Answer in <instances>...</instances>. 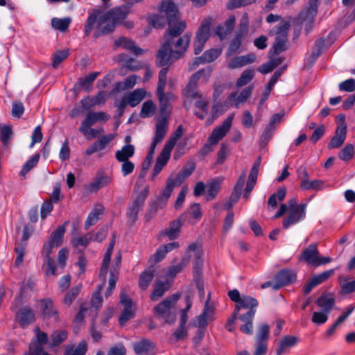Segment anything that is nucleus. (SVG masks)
<instances>
[{
  "instance_id": "nucleus-1",
  "label": "nucleus",
  "mask_w": 355,
  "mask_h": 355,
  "mask_svg": "<svg viewBox=\"0 0 355 355\" xmlns=\"http://www.w3.org/2000/svg\"><path fill=\"white\" fill-rule=\"evenodd\" d=\"M159 11L166 15L169 26L166 35V42L157 55V64L164 67L171 64L174 60L182 56L189 45L190 35L186 33L175 41V38L183 33L187 24L184 21H177L178 8L171 0L164 1Z\"/></svg>"
},
{
  "instance_id": "nucleus-2",
  "label": "nucleus",
  "mask_w": 355,
  "mask_h": 355,
  "mask_svg": "<svg viewBox=\"0 0 355 355\" xmlns=\"http://www.w3.org/2000/svg\"><path fill=\"white\" fill-rule=\"evenodd\" d=\"M129 12L130 9L126 5L118 6L107 11L98 18L94 37L98 38L102 35L113 31L115 26L121 24Z\"/></svg>"
},
{
  "instance_id": "nucleus-3",
  "label": "nucleus",
  "mask_w": 355,
  "mask_h": 355,
  "mask_svg": "<svg viewBox=\"0 0 355 355\" xmlns=\"http://www.w3.org/2000/svg\"><path fill=\"white\" fill-rule=\"evenodd\" d=\"M234 117V114H230L221 125L215 128L212 130L208 137L207 143L199 151V154L202 157H205L211 153L213 150L212 146L216 145L227 135L231 128Z\"/></svg>"
},
{
  "instance_id": "nucleus-4",
  "label": "nucleus",
  "mask_w": 355,
  "mask_h": 355,
  "mask_svg": "<svg viewBox=\"0 0 355 355\" xmlns=\"http://www.w3.org/2000/svg\"><path fill=\"white\" fill-rule=\"evenodd\" d=\"M168 73V68H162L159 73V81L157 88V92L159 103L160 117L166 116V119L171 113V107L169 101L174 98L171 92L165 93V84L166 80V73Z\"/></svg>"
},
{
  "instance_id": "nucleus-5",
  "label": "nucleus",
  "mask_w": 355,
  "mask_h": 355,
  "mask_svg": "<svg viewBox=\"0 0 355 355\" xmlns=\"http://www.w3.org/2000/svg\"><path fill=\"white\" fill-rule=\"evenodd\" d=\"M180 295L175 293L166 297L154 307L155 314L164 320L166 323L172 324L175 321V314L171 311L172 307L178 302Z\"/></svg>"
},
{
  "instance_id": "nucleus-6",
  "label": "nucleus",
  "mask_w": 355,
  "mask_h": 355,
  "mask_svg": "<svg viewBox=\"0 0 355 355\" xmlns=\"http://www.w3.org/2000/svg\"><path fill=\"white\" fill-rule=\"evenodd\" d=\"M300 259L313 266L325 265L331 261L329 257H321L317 244H310L301 254Z\"/></svg>"
},
{
  "instance_id": "nucleus-7",
  "label": "nucleus",
  "mask_w": 355,
  "mask_h": 355,
  "mask_svg": "<svg viewBox=\"0 0 355 355\" xmlns=\"http://www.w3.org/2000/svg\"><path fill=\"white\" fill-rule=\"evenodd\" d=\"M149 194V188L146 187L133 200L128 207L127 216L131 223H135L137 218L138 213L142 209L146 199Z\"/></svg>"
},
{
  "instance_id": "nucleus-8",
  "label": "nucleus",
  "mask_w": 355,
  "mask_h": 355,
  "mask_svg": "<svg viewBox=\"0 0 355 355\" xmlns=\"http://www.w3.org/2000/svg\"><path fill=\"white\" fill-rule=\"evenodd\" d=\"M298 176L300 179V188L303 190H316L323 189L324 182L321 180H309V175L305 168H300L298 171Z\"/></svg>"
},
{
  "instance_id": "nucleus-9",
  "label": "nucleus",
  "mask_w": 355,
  "mask_h": 355,
  "mask_svg": "<svg viewBox=\"0 0 355 355\" xmlns=\"http://www.w3.org/2000/svg\"><path fill=\"white\" fill-rule=\"evenodd\" d=\"M289 28L290 24L288 22H284L278 27L277 36L273 44V48L276 53H280L286 49Z\"/></svg>"
},
{
  "instance_id": "nucleus-10",
  "label": "nucleus",
  "mask_w": 355,
  "mask_h": 355,
  "mask_svg": "<svg viewBox=\"0 0 355 355\" xmlns=\"http://www.w3.org/2000/svg\"><path fill=\"white\" fill-rule=\"evenodd\" d=\"M133 349L137 355H155L156 345L150 340L142 338L133 344Z\"/></svg>"
},
{
  "instance_id": "nucleus-11",
  "label": "nucleus",
  "mask_w": 355,
  "mask_h": 355,
  "mask_svg": "<svg viewBox=\"0 0 355 355\" xmlns=\"http://www.w3.org/2000/svg\"><path fill=\"white\" fill-rule=\"evenodd\" d=\"M222 53L220 49H211L206 51L202 56L196 58L190 65V69H195L200 64L211 62L218 58Z\"/></svg>"
},
{
  "instance_id": "nucleus-12",
  "label": "nucleus",
  "mask_w": 355,
  "mask_h": 355,
  "mask_svg": "<svg viewBox=\"0 0 355 355\" xmlns=\"http://www.w3.org/2000/svg\"><path fill=\"white\" fill-rule=\"evenodd\" d=\"M168 129V122L166 116L159 117L156 123L155 135L153 138L152 143L157 146L164 139Z\"/></svg>"
},
{
  "instance_id": "nucleus-13",
  "label": "nucleus",
  "mask_w": 355,
  "mask_h": 355,
  "mask_svg": "<svg viewBox=\"0 0 355 355\" xmlns=\"http://www.w3.org/2000/svg\"><path fill=\"white\" fill-rule=\"evenodd\" d=\"M121 303L124 305L125 308L120 316L119 321L121 326H123L127 321L135 316L134 310L132 309V300L122 293H121Z\"/></svg>"
},
{
  "instance_id": "nucleus-14",
  "label": "nucleus",
  "mask_w": 355,
  "mask_h": 355,
  "mask_svg": "<svg viewBox=\"0 0 355 355\" xmlns=\"http://www.w3.org/2000/svg\"><path fill=\"white\" fill-rule=\"evenodd\" d=\"M317 12V6L309 5L307 8L302 10L299 14L298 19L302 24H304L308 32L311 29V25L314 22Z\"/></svg>"
},
{
  "instance_id": "nucleus-15",
  "label": "nucleus",
  "mask_w": 355,
  "mask_h": 355,
  "mask_svg": "<svg viewBox=\"0 0 355 355\" xmlns=\"http://www.w3.org/2000/svg\"><path fill=\"white\" fill-rule=\"evenodd\" d=\"M114 139V135L113 134H108L102 136L86 149L85 154L86 155H91L95 153L103 150Z\"/></svg>"
},
{
  "instance_id": "nucleus-16",
  "label": "nucleus",
  "mask_w": 355,
  "mask_h": 355,
  "mask_svg": "<svg viewBox=\"0 0 355 355\" xmlns=\"http://www.w3.org/2000/svg\"><path fill=\"white\" fill-rule=\"evenodd\" d=\"M306 208L297 209H289L288 215L283 220V227L288 229L290 226L293 225L304 219L306 216Z\"/></svg>"
},
{
  "instance_id": "nucleus-17",
  "label": "nucleus",
  "mask_w": 355,
  "mask_h": 355,
  "mask_svg": "<svg viewBox=\"0 0 355 355\" xmlns=\"http://www.w3.org/2000/svg\"><path fill=\"white\" fill-rule=\"evenodd\" d=\"M296 279V275L291 270H283L275 276L276 282L273 285L274 290H278L283 286L293 283Z\"/></svg>"
},
{
  "instance_id": "nucleus-18",
  "label": "nucleus",
  "mask_w": 355,
  "mask_h": 355,
  "mask_svg": "<svg viewBox=\"0 0 355 355\" xmlns=\"http://www.w3.org/2000/svg\"><path fill=\"white\" fill-rule=\"evenodd\" d=\"M258 301L253 297L249 295H242V299L239 304H236L234 312V318H236L239 311L241 309H248V311H253L254 315L256 313V308L258 306Z\"/></svg>"
},
{
  "instance_id": "nucleus-19",
  "label": "nucleus",
  "mask_w": 355,
  "mask_h": 355,
  "mask_svg": "<svg viewBox=\"0 0 355 355\" xmlns=\"http://www.w3.org/2000/svg\"><path fill=\"white\" fill-rule=\"evenodd\" d=\"M147 92L143 88H139L124 94L126 103L132 107L138 105L146 96Z\"/></svg>"
},
{
  "instance_id": "nucleus-20",
  "label": "nucleus",
  "mask_w": 355,
  "mask_h": 355,
  "mask_svg": "<svg viewBox=\"0 0 355 355\" xmlns=\"http://www.w3.org/2000/svg\"><path fill=\"white\" fill-rule=\"evenodd\" d=\"M236 24V17L231 15L224 21L223 24L218 25L216 28V34L220 38L223 39L230 35L233 31Z\"/></svg>"
},
{
  "instance_id": "nucleus-21",
  "label": "nucleus",
  "mask_w": 355,
  "mask_h": 355,
  "mask_svg": "<svg viewBox=\"0 0 355 355\" xmlns=\"http://www.w3.org/2000/svg\"><path fill=\"white\" fill-rule=\"evenodd\" d=\"M347 134V126L345 123L338 125L336 130L334 137L331 139L328 144L329 148H338L340 147L345 139Z\"/></svg>"
},
{
  "instance_id": "nucleus-22",
  "label": "nucleus",
  "mask_w": 355,
  "mask_h": 355,
  "mask_svg": "<svg viewBox=\"0 0 355 355\" xmlns=\"http://www.w3.org/2000/svg\"><path fill=\"white\" fill-rule=\"evenodd\" d=\"M184 218V216L182 215L178 218L173 220L170 223L169 227L162 232V234L168 236L171 240L178 238L180 232Z\"/></svg>"
},
{
  "instance_id": "nucleus-23",
  "label": "nucleus",
  "mask_w": 355,
  "mask_h": 355,
  "mask_svg": "<svg viewBox=\"0 0 355 355\" xmlns=\"http://www.w3.org/2000/svg\"><path fill=\"white\" fill-rule=\"evenodd\" d=\"M112 182V178L102 173H98L95 180L88 185L90 192H97L100 189L107 186Z\"/></svg>"
},
{
  "instance_id": "nucleus-24",
  "label": "nucleus",
  "mask_w": 355,
  "mask_h": 355,
  "mask_svg": "<svg viewBox=\"0 0 355 355\" xmlns=\"http://www.w3.org/2000/svg\"><path fill=\"white\" fill-rule=\"evenodd\" d=\"M106 102V95L103 92H98L94 96H88L81 100V104L85 110L96 105H104Z\"/></svg>"
},
{
  "instance_id": "nucleus-25",
  "label": "nucleus",
  "mask_w": 355,
  "mask_h": 355,
  "mask_svg": "<svg viewBox=\"0 0 355 355\" xmlns=\"http://www.w3.org/2000/svg\"><path fill=\"white\" fill-rule=\"evenodd\" d=\"M214 309L213 306L209 305L208 302H206L205 308L202 314L196 318V326L200 329L204 328L208 321L212 320L214 318Z\"/></svg>"
},
{
  "instance_id": "nucleus-26",
  "label": "nucleus",
  "mask_w": 355,
  "mask_h": 355,
  "mask_svg": "<svg viewBox=\"0 0 355 355\" xmlns=\"http://www.w3.org/2000/svg\"><path fill=\"white\" fill-rule=\"evenodd\" d=\"M211 21L212 19L210 17H207L202 21L196 33V40L205 42L207 41L209 37Z\"/></svg>"
},
{
  "instance_id": "nucleus-27",
  "label": "nucleus",
  "mask_w": 355,
  "mask_h": 355,
  "mask_svg": "<svg viewBox=\"0 0 355 355\" xmlns=\"http://www.w3.org/2000/svg\"><path fill=\"white\" fill-rule=\"evenodd\" d=\"M256 57L252 53H249L245 55L237 56L234 58L227 64L229 69H236L243 67L246 64H251L255 61Z\"/></svg>"
},
{
  "instance_id": "nucleus-28",
  "label": "nucleus",
  "mask_w": 355,
  "mask_h": 355,
  "mask_svg": "<svg viewBox=\"0 0 355 355\" xmlns=\"http://www.w3.org/2000/svg\"><path fill=\"white\" fill-rule=\"evenodd\" d=\"M254 311H248L246 313L241 315L239 319L243 324L240 327V330L243 334L251 335L253 333V319Z\"/></svg>"
},
{
  "instance_id": "nucleus-29",
  "label": "nucleus",
  "mask_w": 355,
  "mask_h": 355,
  "mask_svg": "<svg viewBox=\"0 0 355 355\" xmlns=\"http://www.w3.org/2000/svg\"><path fill=\"white\" fill-rule=\"evenodd\" d=\"M203 72L205 73L204 71L196 72L191 77L189 82L184 92L185 96L192 98L196 97H200L197 91V82L199 80V76Z\"/></svg>"
},
{
  "instance_id": "nucleus-30",
  "label": "nucleus",
  "mask_w": 355,
  "mask_h": 355,
  "mask_svg": "<svg viewBox=\"0 0 355 355\" xmlns=\"http://www.w3.org/2000/svg\"><path fill=\"white\" fill-rule=\"evenodd\" d=\"M69 224V221H65L62 225L58 226L51 233L49 239V241L51 242L55 247H59L62 245L63 237L66 232V226Z\"/></svg>"
},
{
  "instance_id": "nucleus-31",
  "label": "nucleus",
  "mask_w": 355,
  "mask_h": 355,
  "mask_svg": "<svg viewBox=\"0 0 355 355\" xmlns=\"http://www.w3.org/2000/svg\"><path fill=\"white\" fill-rule=\"evenodd\" d=\"M335 304V299L331 293H323L318 297L316 304L322 311L330 313Z\"/></svg>"
},
{
  "instance_id": "nucleus-32",
  "label": "nucleus",
  "mask_w": 355,
  "mask_h": 355,
  "mask_svg": "<svg viewBox=\"0 0 355 355\" xmlns=\"http://www.w3.org/2000/svg\"><path fill=\"white\" fill-rule=\"evenodd\" d=\"M42 313L44 318H54L55 320L58 319L57 310L54 308L53 302L50 298H45L41 300Z\"/></svg>"
},
{
  "instance_id": "nucleus-33",
  "label": "nucleus",
  "mask_w": 355,
  "mask_h": 355,
  "mask_svg": "<svg viewBox=\"0 0 355 355\" xmlns=\"http://www.w3.org/2000/svg\"><path fill=\"white\" fill-rule=\"evenodd\" d=\"M115 46H121L123 49H128L135 55H141L144 53V50L137 46L132 40H130L126 37H122L115 41Z\"/></svg>"
},
{
  "instance_id": "nucleus-34",
  "label": "nucleus",
  "mask_w": 355,
  "mask_h": 355,
  "mask_svg": "<svg viewBox=\"0 0 355 355\" xmlns=\"http://www.w3.org/2000/svg\"><path fill=\"white\" fill-rule=\"evenodd\" d=\"M298 338L293 336H286L282 338L277 349V355H282L288 352V349L295 346Z\"/></svg>"
},
{
  "instance_id": "nucleus-35",
  "label": "nucleus",
  "mask_w": 355,
  "mask_h": 355,
  "mask_svg": "<svg viewBox=\"0 0 355 355\" xmlns=\"http://www.w3.org/2000/svg\"><path fill=\"white\" fill-rule=\"evenodd\" d=\"M104 207L102 205L97 204L89 214L85 223V228L87 230L92 225L96 224L99 220L100 216L103 214Z\"/></svg>"
},
{
  "instance_id": "nucleus-36",
  "label": "nucleus",
  "mask_w": 355,
  "mask_h": 355,
  "mask_svg": "<svg viewBox=\"0 0 355 355\" xmlns=\"http://www.w3.org/2000/svg\"><path fill=\"white\" fill-rule=\"evenodd\" d=\"M17 318L21 327H25L35 320V315L30 308L24 307L17 312Z\"/></svg>"
},
{
  "instance_id": "nucleus-37",
  "label": "nucleus",
  "mask_w": 355,
  "mask_h": 355,
  "mask_svg": "<svg viewBox=\"0 0 355 355\" xmlns=\"http://www.w3.org/2000/svg\"><path fill=\"white\" fill-rule=\"evenodd\" d=\"M178 248H179V243L175 241L161 245L157 248L156 252L154 254L153 257L155 261H161L166 257L168 252Z\"/></svg>"
},
{
  "instance_id": "nucleus-38",
  "label": "nucleus",
  "mask_w": 355,
  "mask_h": 355,
  "mask_svg": "<svg viewBox=\"0 0 355 355\" xmlns=\"http://www.w3.org/2000/svg\"><path fill=\"white\" fill-rule=\"evenodd\" d=\"M306 205L305 204L298 205L297 199L295 198H293L288 200V205H286L284 203L281 204L279 210L277 211V213L275 214L274 218H278L281 217L289 209H302V207L306 208Z\"/></svg>"
},
{
  "instance_id": "nucleus-39",
  "label": "nucleus",
  "mask_w": 355,
  "mask_h": 355,
  "mask_svg": "<svg viewBox=\"0 0 355 355\" xmlns=\"http://www.w3.org/2000/svg\"><path fill=\"white\" fill-rule=\"evenodd\" d=\"M119 60L122 62V65L128 69L130 71H138L145 67V64L141 62L136 61L132 58H128L125 54H121L119 55Z\"/></svg>"
},
{
  "instance_id": "nucleus-40",
  "label": "nucleus",
  "mask_w": 355,
  "mask_h": 355,
  "mask_svg": "<svg viewBox=\"0 0 355 355\" xmlns=\"http://www.w3.org/2000/svg\"><path fill=\"white\" fill-rule=\"evenodd\" d=\"M135 146L132 144L123 146L121 150L116 152L115 157L118 162L129 160L135 154Z\"/></svg>"
},
{
  "instance_id": "nucleus-41",
  "label": "nucleus",
  "mask_w": 355,
  "mask_h": 355,
  "mask_svg": "<svg viewBox=\"0 0 355 355\" xmlns=\"http://www.w3.org/2000/svg\"><path fill=\"white\" fill-rule=\"evenodd\" d=\"M286 189L284 187L279 188L276 193H272L268 199V205L269 208L276 209L278 202H282L286 197Z\"/></svg>"
},
{
  "instance_id": "nucleus-42",
  "label": "nucleus",
  "mask_w": 355,
  "mask_h": 355,
  "mask_svg": "<svg viewBox=\"0 0 355 355\" xmlns=\"http://www.w3.org/2000/svg\"><path fill=\"white\" fill-rule=\"evenodd\" d=\"M168 288L169 286L167 282H157L155 284L153 291L150 294V299L153 301H157L168 290Z\"/></svg>"
},
{
  "instance_id": "nucleus-43",
  "label": "nucleus",
  "mask_w": 355,
  "mask_h": 355,
  "mask_svg": "<svg viewBox=\"0 0 355 355\" xmlns=\"http://www.w3.org/2000/svg\"><path fill=\"white\" fill-rule=\"evenodd\" d=\"M98 72H92L84 78H80L78 84L80 87L89 92L92 89V84L98 75Z\"/></svg>"
},
{
  "instance_id": "nucleus-44",
  "label": "nucleus",
  "mask_w": 355,
  "mask_h": 355,
  "mask_svg": "<svg viewBox=\"0 0 355 355\" xmlns=\"http://www.w3.org/2000/svg\"><path fill=\"white\" fill-rule=\"evenodd\" d=\"M71 22V19L70 17L65 18H57L54 17L51 19V26L52 27L60 32L64 33L69 28V26Z\"/></svg>"
},
{
  "instance_id": "nucleus-45",
  "label": "nucleus",
  "mask_w": 355,
  "mask_h": 355,
  "mask_svg": "<svg viewBox=\"0 0 355 355\" xmlns=\"http://www.w3.org/2000/svg\"><path fill=\"white\" fill-rule=\"evenodd\" d=\"M221 182L222 180H220L213 179L209 182L207 189V200H211L216 196L220 189Z\"/></svg>"
},
{
  "instance_id": "nucleus-46",
  "label": "nucleus",
  "mask_w": 355,
  "mask_h": 355,
  "mask_svg": "<svg viewBox=\"0 0 355 355\" xmlns=\"http://www.w3.org/2000/svg\"><path fill=\"white\" fill-rule=\"evenodd\" d=\"M138 79L139 76L137 75L129 76L123 81L117 83L116 87L122 91L130 89L137 84Z\"/></svg>"
},
{
  "instance_id": "nucleus-47",
  "label": "nucleus",
  "mask_w": 355,
  "mask_h": 355,
  "mask_svg": "<svg viewBox=\"0 0 355 355\" xmlns=\"http://www.w3.org/2000/svg\"><path fill=\"white\" fill-rule=\"evenodd\" d=\"M87 350V343L83 340L78 343L76 348L72 345L67 346L64 355H85Z\"/></svg>"
},
{
  "instance_id": "nucleus-48",
  "label": "nucleus",
  "mask_w": 355,
  "mask_h": 355,
  "mask_svg": "<svg viewBox=\"0 0 355 355\" xmlns=\"http://www.w3.org/2000/svg\"><path fill=\"white\" fill-rule=\"evenodd\" d=\"M100 12V10H96L92 13H89L84 28L85 35L86 36H89L91 34V32L96 23Z\"/></svg>"
},
{
  "instance_id": "nucleus-49",
  "label": "nucleus",
  "mask_w": 355,
  "mask_h": 355,
  "mask_svg": "<svg viewBox=\"0 0 355 355\" xmlns=\"http://www.w3.org/2000/svg\"><path fill=\"white\" fill-rule=\"evenodd\" d=\"M81 286H77L71 288L68 292L64 295L62 303L67 306H70L74 300L78 297L80 292Z\"/></svg>"
},
{
  "instance_id": "nucleus-50",
  "label": "nucleus",
  "mask_w": 355,
  "mask_h": 355,
  "mask_svg": "<svg viewBox=\"0 0 355 355\" xmlns=\"http://www.w3.org/2000/svg\"><path fill=\"white\" fill-rule=\"evenodd\" d=\"M67 337L68 333L64 330L54 331L51 336V343L50 346L55 347L60 345L67 338Z\"/></svg>"
},
{
  "instance_id": "nucleus-51",
  "label": "nucleus",
  "mask_w": 355,
  "mask_h": 355,
  "mask_svg": "<svg viewBox=\"0 0 355 355\" xmlns=\"http://www.w3.org/2000/svg\"><path fill=\"white\" fill-rule=\"evenodd\" d=\"M172 150L173 149L169 148V146L164 145L162 152L157 158L155 164L160 166L161 168H163L166 165L171 157Z\"/></svg>"
},
{
  "instance_id": "nucleus-52",
  "label": "nucleus",
  "mask_w": 355,
  "mask_h": 355,
  "mask_svg": "<svg viewBox=\"0 0 355 355\" xmlns=\"http://www.w3.org/2000/svg\"><path fill=\"white\" fill-rule=\"evenodd\" d=\"M172 150L173 149L169 148V146L164 145L162 152L157 158L155 164L160 166L161 168H163L166 165L171 157Z\"/></svg>"
},
{
  "instance_id": "nucleus-53",
  "label": "nucleus",
  "mask_w": 355,
  "mask_h": 355,
  "mask_svg": "<svg viewBox=\"0 0 355 355\" xmlns=\"http://www.w3.org/2000/svg\"><path fill=\"white\" fill-rule=\"evenodd\" d=\"M172 150L173 149L169 148V146L164 145L162 152L157 158L155 164L160 166L161 168H163L166 165L171 157Z\"/></svg>"
},
{
  "instance_id": "nucleus-54",
  "label": "nucleus",
  "mask_w": 355,
  "mask_h": 355,
  "mask_svg": "<svg viewBox=\"0 0 355 355\" xmlns=\"http://www.w3.org/2000/svg\"><path fill=\"white\" fill-rule=\"evenodd\" d=\"M154 277V272L153 270H148L144 271L139 277V287L143 289L146 290L148 286L150 285V282H152Z\"/></svg>"
},
{
  "instance_id": "nucleus-55",
  "label": "nucleus",
  "mask_w": 355,
  "mask_h": 355,
  "mask_svg": "<svg viewBox=\"0 0 355 355\" xmlns=\"http://www.w3.org/2000/svg\"><path fill=\"white\" fill-rule=\"evenodd\" d=\"M40 154L37 153L32 156L30 159H28L24 165L23 166L19 174L21 176H24L28 172H29L32 168H33L37 164L40 159Z\"/></svg>"
},
{
  "instance_id": "nucleus-56",
  "label": "nucleus",
  "mask_w": 355,
  "mask_h": 355,
  "mask_svg": "<svg viewBox=\"0 0 355 355\" xmlns=\"http://www.w3.org/2000/svg\"><path fill=\"white\" fill-rule=\"evenodd\" d=\"M69 49L57 50L53 55V67L57 69L60 63L68 58Z\"/></svg>"
},
{
  "instance_id": "nucleus-57",
  "label": "nucleus",
  "mask_w": 355,
  "mask_h": 355,
  "mask_svg": "<svg viewBox=\"0 0 355 355\" xmlns=\"http://www.w3.org/2000/svg\"><path fill=\"white\" fill-rule=\"evenodd\" d=\"M254 76V71L253 69H246L241 73L240 78L236 82V87H240L247 85L250 83Z\"/></svg>"
},
{
  "instance_id": "nucleus-58",
  "label": "nucleus",
  "mask_w": 355,
  "mask_h": 355,
  "mask_svg": "<svg viewBox=\"0 0 355 355\" xmlns=\"http://www.w3.org/2000/svg\"><path fill=\"white\" fill-rule=\"evenodd\" d=\"M155 110V105L153 101L148 100L142 105L140 116L143 119L148 118L153 115Z\"/></svg>"
},
{
  "instance_id": "nucleus-59",
  "label": "nucleus",
  "mask_w": 355,
  "mask_h": 355,
  "mask_svg": "<svg viewBox=\"0 0 355 355\" xmlns=\"http://www.w3.org/2000/svg\"><path fill=\"white\" fill-rule=\"evenodd\" d=\"M209 102L205 98H200L196 102V107L201 110V112H196L195 114L200 119H205L208 113Z\"/></svg>"
},
{
  "instance_id": "nucleus-60",
  "label": "nucleus",
  "mask_w": 355,
  "mask_h": 355,
  "mask_svg": "<svg viewBox=\"0 0 355 355\" xmlns=\"http://www.w3.org/2000/svg\"><path fill=\"white\" fill-rule=\"evenodd\" d=\"M270 328L266 324H261L257 331V343H268Z\"/></svg>"
},
{
  "instance_id": "nucleus-61",
  "label": "nucleus",
  "mask_w": 355,
  "mask_h": 355,
  "mask_svg": "<svg viewBox=\"0 0 355 355\" xmlns=\"http://www.w3.org/2000/svg\"><path fill=\"white\" fill-rule=\"evenodd\" d=\"M334 273V269H330L322 272L320 274L313 275L311 279L313 282V284L315 286L319 285L320 284L327 280Z\"/></svg>"
},
{
  "instance_id": "nucleus-62",
  "label": "nucleus",
  "mask_w": 355,
  "mask_h": 355,
  "mask_svg": "<svg viewBox=\"0 0 355 355\" xmlns=\"http://www.w3.org/2000/svg\"><path fill=\"white\" fill-rule=\"evenodd\" d=\"M112 252L110 251V250H107L106 253L104 256L103 264L101 268L100 272V277L102 279V280H104V282H106V275L107 272V268L108 266L110 261L111 255Z\"/></svg>"
},
{
  "instance_id": "nucleus-63",
  "label": "nucleus",
  "mask_w": 355,
  "mask_h": 355,
  "mask_svg": "<svg viewBox=\"0 0 355 355\" xmlns=\"http://www.w3.org/2000/svg\"><path fill=\"white\" fill-rule=\"evenodd\" d=\"M227 108L225 103L224 105H221L218 103H215L211 108L212 119L209 120L207 125L212 123L213 121L221 115Z\"/></svg>"
},
{
  "instance_id": "nucleus-64",
  "label": "nucleus",
  "mask_w": 355,
  "mask_h": 355,
  "mask_svg": "<svg viewBox=\"0 0 355 355\" xmlns=\"http://www.w3.org/2000/svg\"><path fill=\"white\" fill-rule=\"evenodd\" d=\"M354 150L352 144H347L339 153V158L343 161H348L354 156Z\"/></svg>"
}]
</instances>
